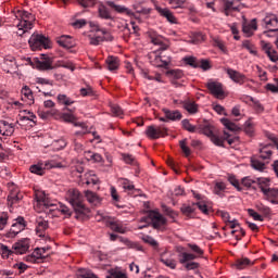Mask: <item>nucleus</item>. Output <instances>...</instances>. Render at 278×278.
<instances>
[{
    "mask_svg": "<svg viewBox=\"0 0 278 278\" xmlns=\"http://www.w3.org/2000/svg\"><path fill=\"white\" fill-rule=\"evenodd\" d=\"M66 201L72 205L77 220H79V217L84 216V214L90 213V208L86 207L84 204V197L79 190L70 189L66 193Z\"/></svg>",
    "mask_w": 278,
    "mask_h": 278,
    "instance_id": "1",
    "label": "nucleus"
},
{
    "mask_svg": "<svg viewBox=\"0 0 278 278\" xmlns=\"http://www.w3.org/2000/svg\"><path fill=\"white\" fill-rule=\"evenodd\" d=\"M29 251V239L24 238L12 245V250L5 244H0V252L2 257H10V255H25Z\"/></svg>",
    "mask_w": 278,
    "mask_h": 278,
    "instance_id": "2",
    "label": "nucleus"
},
{
    "mask_svg": "<svg viewBox=\"0 0 278 278\" xmlns=\"http://www.w3.org/2000/svg\"><path fill=\"white\" fill-rule=\"evenodd\" d=\"M31 51H38V49H51V40L45 35L33 34L28 40Z\"/></svg>",
    "mask_w": 278,
    "mask_h": 278,
    "instance_id": "3",
    "label": "nucleus"
},
{
    "mask_svg": "<svg viewBox=\"0 0 278 278\" xmlns=\"http://www.w3.org/2000/svg\"><path fill=\"white\" fill-rule=\"evenodd\" d=\"M96 218L98 223H104L106 227H110V229L116 233H125L127 231L121 224H118V222H114L112 217H108L100 212H98Z\"/></svg>",
    "mask_w": 278,
    "mask_h": 278,
    "instance_id": "4",
    "label": "nucleus"
},
{
    "mask_svg": "<svg viewBox=\"0 0 278 278\" xmlns=\"http://www.w3.org/2000/svg\"><path fill=\"white\" fill-rule=\"evenodd\" d=\"M25 227H27V224L25 223V217L18 216L15 219V223L12 224V227L9 232H7L8 238H16L21 231H25Z\"/></svg>",
    "mask_w": 278,
    "mask_h": 278,
    "instance_id": "5",
    "label": "nucleus"
},
{
    "mask_svg": "<svg viewBox=\"0 0 278 278\" xmlns=\"http://www.w3.org/2000/svg\"><path fill=\"white\" fill-rule=\"evenodd\" d=\"M35 66L38 71H53V59L41 54V61L38 58L35 59Z\"/></svg>",
    "mask_w": 278,
    "mask_h": 278,
    "instance_id": "6",
    "label": "nucleus"
},
{
    "mask_svg": "<svg viewBox=\"0 0 278 278\" xmlns=\"http://www.w3.org/2000/svg\"><path fill=\"white\" fill-rule=\"evenodd\" d=\"M168 129L166 127H157L155 128V126L151 125L148 126L147 130H146V136H148L150 138V140H157V138L167 136Z\"/></svg>",
    "mask_w": 278,
    "mask_h": 278,
    "instance_id": "7",
    "label": "nucleus"
},
{
    "mask_svg": "<svg viewBox=\"0 0 278 278\" xmlns=\"http://www.w3.org/2000/svg\"><path fill=\"white\" fill-rule=\"evenodd\" d=\"M206 88L213 97H216V99H225V90H223V85L220 83L211 80L206 84Z\"/></svg>",
    "mask_w": 278,
    "mask_h": 278,
    "instance_id": "8",
    "label": "nucleus"
},
{
    "mask_svg": "<svg viewBox=\"0 0 278 278\" xmlns=\"http://www.w3.org/2000/svg\"><path fill=\"white\" fill-rule=\"evenodd\" d=\"M117 238H119V241L123 242V244H125L127 247V249H134L135 251H142V252L144 251L142 245H140V243H138V242H134L124 237H118V235H114V233L110 235V240L112 242H116Z\"/></svg>",
    "mask_w": 278,
    "mask_h": 278,
    "instance_id": "9",
    "label": "nucleus"
},
{
    "mask_svg": "<svg viewBox=\"0 0 278 278\" xmlns=\"http://www.w3.org/2000/svg\"><path fill=\"white\" fill-rule=\"evenodd\" d=\"M148 218L151 220L153 229H160L162 225H166V218L159 212L149 211Z\"/></svg>",
    "mask_w": 278,
    "mask_h": 278,
    "instance_id": "10",
    "label": "nucleus"
},
{
    "mask_svg": "<svg viewBox=\"0 0 278 278\" xmlns=\"http://www.w3.org/2000/svg\"><path fill=\"white\" fill-rule=\"evenodd\" d=\"M227 75L229 76V78L235 81V84H239L240 86H242V84H244L247 76L236 70L232 68H227L226 70Z\"/></svg>",
    "mask_w": 278,
    "mask_h": 278,
    "instance_id": "11",
    "label": "nucleus"
},
{
    "mask_svg": "<svg viewBox=\"0 0 278 278\" xmlns=\"http://www.w3.org/2000/svg\"><path fill=\"white\" fill-rule=\"evenodd\" d=\"M56 42L63 49H73L75 47V42H73V37L68 35H62L61 37L56 38Z\"/></svg>",
    "mask_w": 278,
    "mask_h": 278,
    "instance_id": "12",
    "label": "nucleus"
},
{
    "mask_svg": "<svg viewBox=\"0 0 278 278\" xmlns=\"http://www.w3.org/2000/svg\"><path fill=\"white\" fill-rule=\"evenodd\" d=\"M98 16L99 18H103L104 21H114V16H112V12L110 9L103 4L98 7Z\"/></svg>",
    "mask_w": 278,
    "mask_h": 278,
    "instance_id": "13",
    "label": "nucleus"
},
{
    "mask_svg": "<svg viewBox=\"0 0 278 278\" xmlns=\"http://www.w3.org/2000/svg\"><path fill=\"white\" fill-rule=\"evenodd\" d=\"M106 4L109 5V8H114L115 12H118V14H127V16L134 15V12H131V10L123 5L116 4L114 3V1H106Z\"/></svg>",
    "mask_w": 278,
    "mask_h": 278,
    "instance_id": "14",
    "label": "nucleus"
},
{
    "mask_svg": "<svg viewBox=\"0 0 278 278\" xmlns=\"http://www.w3.org/2000/svg\"><path fill=\"white\" fill-rule=\"evenodd\" d=\"M162 112L165 114V118H167V121H181V118H184L181 112L177 110L170 111L168 109H163Z\"/></svg>",
    "mask_w": 278,
    "mask_h": 278,
    "instance_id": "15",
    "label": "nucleus"
},
{
    "mask_svg": "<svg viewBox=\"0 0 278 278\" xmlns=\"http://www.w3.org/2000/svg\"><path fill=\"white\" fill-rule=\"evenodd\" d=\"M156 11L161 16H164V18H167L168 23L175 24L177 23V18H175V15H173V12L168 9H162V7H156Z\"/></svg>",
    "mask_w": 278,
    "mask_h": 278,
    "instance_id": "16",
    "label": "nucleus"
},
{
    "mask_svg": "<svg viewBox=\"0 0 278 278\" xmlns=\"http://www.w3.org/2000/svg\"><path fill=\"white\" fill-rule=\"evenodd\" d=\"M49 229V222L45 220L42 217H39L37 219V228L36 232L39 233V238H45V235H42L43 231H47Z\"/></svg>",
    "mask_w": 278,
    "mask_h": 278,
    "instance_id": "17",
    "label": "nucleus"
},
{
    "mask_svg": "<svg viewBox=\"0 0 278 278\" xmlns=\"http://www.w3.org/2000/svg\"><path fill=\"white\" fill-rule=\"evenodd\" d=\"M105 62L109 71H118V66H121V61L118 60V56L110 55L108 56Z\"/></svg>",
    "mask_w": 278,
    "mask_h": 278,
    "instance_id": "18",
    "label": "nucleus"
},
{
    "mask_svg": "<svg viewBox=\"0 0 278 278\" xmlns=\"http://www.w3.org/2000/svg\"><path fill=\"white\" fill-rule=\"evenodd\" d=\"M85 197L87 199V201L89 203H91V205H101V198H99V195H97V193L90 191V190H87L85 191Z\"/></svg>",
    "mask_w": 278,
    "mask_h": 278,
    "instance_id": "19",
    "label": "nucleus"
},
{
    "mask_svg": "<svg viewBox=\"0 0 278 278\" xmlns=\"http://www.w3.org/2000/svg\"><path fill=\"white\" fill-rule=\"evenodd\" d=\"M220 123L224 125V127H226V129H228L229 131H242V128L238 125H236V123L229 121V118H225L223 117L220 119Z\"/></svg>",
    "mask_w": 278,
    "mask_h": 278,
    "instance_id": "20",
    "label": "nucleus"
},
{
    "mask_svg": "<svg viewBox=\"0 0 278 278\" xmlns=\"http://www.w3.org/2000/svg\"><path fill=\"white\" fill-rule=\"evenodd\" d=\"M18 27V36H23V34H25L28 29H31L33 24L31 22L27 21V20H21L20 23L17 24Z\"/></svg>",
    "mask_w": 278,
    "mask_h": 278,
    "instance_id": "21",
    "label": "nucleus"
},
{
    "mask_svg": "<svg viewBox=\"0 0 278 278\" xmlns=\"http://www.w3.org/2000/svg\"><path fill=\"white\" fill-rule=\"evenodd\" d=\"M197 131L198 134H203L204 136H207V138H211V136L214 135V126L210 124H204L201 125Z\"/></svg>",
    "mask_w": 278,
    "mask_h": 278,
    "instance_id": "22",
    "label": "nucleus"
},
{
    "mask_svg": "<svg viewBox=\"0 0 278 278\" xmlns=\"http://www.w3.org/2000/svg\"><path fill=\"white\" fill-rule=\"evenodd\" d=\"M182 108L188 111L189 114H197V112H199V105L188 100L182 102Z\"/></svg>",
    "mask_w": 278,
    "mask_h": 278,
    "instance_id": "23",
    "label": "nucleus"
},
{
    "mask_svg": "<svg viewBox=\"0 0 278 278\" xmlns=\"http://www.w3.org/2000/svg\"><path fill=\"white\" fill-rule=\"evenodd\" d=\"M236 268H238V270H244V268L249 267V266H253V262H251V260L244 257V258H239L236 261L235 263Z\"/></svg>",
    "mask_w": 278,
    "mask_h": 278,
    "instance_id": "24",
    "label": "nucleus"
},
{
    "mask_svg": "<svg viewBox=\"0 0 278 278\" xmlns=\"http://www.w3.org/2000/svg\"><path fill=\"white\" fill-rule=\"evenodd\" d=\"M261 191L263 192V194L266 197L267 200L270 199H277L278 197V190L277 189H266L264 188V186H261Z\"/></svg>",
    "mask_w": 278,
    "mask_h": 278,
    "instance_id": "25",
    "label": "nucleus"
},
{
    "mask_svg": "<svg viewBox=\"0 0 278 278\" xmlns=\"http://www.w3.org/2000/svg\"><path fill=\"white\" fill-rule=\"evenodd\" d=\"M178 257H179L180 264H186L187 262H192L193 260H197V257L199 256L192 253L182 252L178 255Z\"/></svg>",
    "mask_w": 278,
    "mask_h": 278,
    "instance_id": "26",
    "label": "nucleus"
},
{
    "mask_svg": "<svg viewBox=\"0 0 278 278\" xmlns=\"http://www.w3.org/2000/svg\"><path fill=\"white\" fill-rule=\"evenodd\" d=\"M36 201L37 203H43L46 207H51V204L49 203V200H47V194L45 191H39L36 193Z\"/></svg>",
    "mask_w": 278,
    "mask_h": 278,
    "instance_id": "27",
    "label": "nucleus"
},
{
    "mask_svg": "<svg viewBox=\"0 0 278 278\" xmlns=\"http://www.w3.org/2000/svg\"><path fill=\"white\" fill-rule=\"evenodd\" d=\"M170 79H181L184 77V71L181 70H169L165 73Z\"/></svg>",
    "mask_w": 278,
    "mask_h": 278,
    "instance_id": "28",
    "label": "nucleus"
},
{
    "mask_svg": "<svg viewBox=\"0 0 278 278\" xmlns=\"http://www.w3.org/2000/svg\"><path fill=\"white\" fill-rule=\"evenodd\" d=\"M181 125L186 131H189V134H195V131H198L197 126L190 124V119H182Z\"/></svg>",
    "mask_w": 278,
    "mask_h": 278,
    "instance_id": "29",
    "label": "nucleus"
},
{
    "mask_svg": "<svg viewBox=\"0 0 278 278\" xmlns=\"http://www.w3.org/2000/svg\"><path fill=\"white\" fill-rule=\"evenodd\" d=\"M63 121H65V123H74L75 127H84V124L75 123V121H77V117H75V115L71 113H64Z\"/></svg>",
    "mask_w": 278,
    "mask_h": 278,
    "instance_id": "30",
    "label": "nucleus"
},
{
    "mask_svg": "<svg viewBox=\"0 0 278 278\" xmlns=\"http://www.w3.org/2000/svg\"><path fill=\"white\" fill-rule=\"evenodd\" d=\"M160 262L167 266V268H170L172 270H175L177 268V262L173 258H164V256H161Z\"/></svg>",
    "mask_w": 278,
    "mask_h": 278,
    "instance_id": "31",
    "label": "nucleus"
},
{
    "mask_svg": "<svg viewBox=\"0 0 278 278\" xmlns=\"http://www.w3.org/2000/svg\"><path fill=\"white\" fill-rule=\"evenodd\" d=\"M243 49H247L252 55H257V50H255V46L251 43L250 40L242 41Z\"/></svg>",
    "mask_w": 278,
    "mask_h": 278,
    "instance_id": "32",
    "label": "nucleus"
},
{
    "mask_svg": "<svg viewBox=\"0 0 278 278\" xmlns=\"http://www.w3.org/2000/svg\"><path fill=\"white\" fill-rule=\"evenodd\" d=\"M251 166L252 168H254V170H260V173H263V170H266V164L257 160H251Z\"/></svg>",
    "mask_w": 278,
    "mask_h": 278,
    "instance_id": "33",
    "label": "nucleus"
},
{
    "mask_svg": "<svg viewBox=\"0 0 278 278\" xmlns=\"http://www.w3.org/2000/svg\"><path fill=\"white\" fill-rule=\"evenodd\" d=\"M141 240L146 243V244H150V247H152L153 249H157V247H160V243H157L153 237L146 235L141 238Z\"/></svg>",
    "mask_w": 278,
    "mask_h": 278,
    "instance_id": "34",
    "label": "nucleus"
},
{
    "mask_svg": "<svg viewBox=\"0 0 278 278\" xmlns=\"http://www.w3.org/2000/svg\"><path fill=\"white\" fill-rule=\"evenodd\" d=\"M187 247H189L191 249L192 253H194L197 255V257H203L204 252H203V249H201V247H199L194 243H188Z\"/></svg>",
    "mask_w": 278,
    "mask_h": 278,
    "instance_id": "35",
    "label": "nucleus"
},
{
    "mask_svg": "<svg viewBox=\"0 0 278 278\" xmlns=\"http://www.w3.org/2000/svg\"><path fill=\"white\" fill-rule=\"evenodd\" d=\"M106 278H127V275L116 269H110L108 271Z\"/></svg>",
    "mask_w": 278,
    "mask_h": 278,
    "instance_id": "36",
    "label": "nucleus"
},
{
    "mask_svg": "<svg viewBox=\"0 0 278 278\" xmlns=\"http://www.w3.org/2000/svg\"><path fill=\"white\" fill-rule=\"evenodd\" d=\"M187 142H188V139H182L179 141V146H180L181 151L185 153L186 157H189V155L192 152L190 151V148L188 146H186Z\"/></svg>",
    "mask_w": 278,
    "mask_h": 278,
    "instance_id": "37",
    "label": "nucleus"
},
{
    "mask_svg": "<svg viewBox=\"0 0 278 278\" xmlns=\"http://www.w3.org/2000/svg\"><path fill=\"white\" fill-rule=\"evenodd\" d=\"M29 170L34 175H40V176L45 175V168H42V165H40V164L31 165Z\"/></svg>",
    "mask_w": 278,
    "mask_h": 278,
    "instance_id": "38",
    "label": "nucleus"
},
{
    "mask_svg": "<svg viewBox=\"0 0 278 278\" xmlns=\"http://www.w3.org/2000/svg\"><path fill=\"white\" fill-rule=\"evenodd\" d=\"M164 214H166L167 216H169V218H177V213L175 211H173L170 207H168L166 204H162L161 205Z\"/></svg>",
    "mask_w": 278,
    "mask_h": 278,
    "instance_id": "39",
    "label": "nucleus"
},
{
    "mask_svg": "<svg viewBox=\"0 0 278 278\" xmlns=\"http://www.w3.org/2000/svg\"><path fill=\"white\" fill-rule=\"evenodd\" d=\"M194 205L190 206V205H186L182 204L180 207V212L185 215V216H190V214H194Z\"/></svg>",
    "mask_w": 278,
    "mask_h": 278,
    "instance_id": "40",
    "label": "nucleus"
},
{
    "mask_svg": "<svg viewBox=\"0 0 278 278\" xmlns=\"http://www.w3.org/2000/svg\"><path fill=\"white\" fill-rule=\"evenodd\" d=\"M81 97H94L96 92L89 85L86 88L80 89Z\"/></svg>",
    "mask_w": 278,
    "mask_h": 278,
    "instance_id": "41",
    "label": "nucleus"
},
{
    "mask_svg": "<svg viewBox=\"0 0 278 278\" xmlns=\"http://www.w3.org/2000/svg\"><path fill=\"white\" fill-rule=\"evenodd\" d=\"M192 205H197L202 214H205L206 216L210 214V208H207V204H205V202H195L192 203Z\"/></svg>",
    "mask_w": 278,
    "mask_h": 278,
    "instance_id": "42",
    "label": "nucleus"
},
{
    "mask_svg": "<svg viewBox=\"0 0 278 278\" xmlns=\"http://www.w3.org/2000/svg\"><path fill=\"white\" fill-rule=\"evenodd\" d=\"M228 181L238 192H242V187H240V181L236 179V176H229Z\"/></svg>",
    "mask_w": 278,
    "mask_h": 278,
    "instance_id": "43",
    "label": "nucleus"
},
{
    "mask_svg": "<svg viewBox=\"0 0 278 278\" xmlns=\"http://www.w3.org/2000/svg\"><path fill=\"white\" fill-rule=\"evenodd\" d=\"M210 140L215 144L216 147H225V140L216 135H213L210 137Z\"/></svg>",
    "mask_w": 278,
    "mask_h": 278,
    "instance_id": "44",
    "label": "nucleus"
},
{
    "mask_svg": "<svg viewBox=\"0 0 278 278\" xmlns=\"http://www.w3.org/2000/svg\"><path fill=\"white\" fill-rule=\"evenodd\" d=\"M203 40H205V36L202 33H195L190 42L191 45H199V42H203Z\"/></svg>",
    "mask_w": 278,
    "mask_h": 278,
    "instance_id": "45",
    "label": "nucleus"
},
{
    "mask_svg": "<svg viewBox=\"0 0 278 278\" xmlns=\"http://www.w3.org/2000/svg\"><path fill=\"white\" fill-rule=\"evenodd\" d=\"M268 147H270V144H266L260 150V153H265L260 155L261 160H270V155H273V151L270 150L264 151V149H268Z\"/></svg>",
    "mask_w": 278,
    "mask_h": 278,
    "instance_id": "46",
    "label": "nucleus"
},
{
    "mask_svg": "<svg viewBox=\"0 0 278 278\" xmlns=\"http://www.w3.org/2000/svg\"><path fill=\"white\" fill-rule=\"evenodd\" d=\"M184 60H185L186 64H188L192 68H199V63H197V58L186 56Z\"/></svg>",
    "mask_w": 278,
    "mask_h": 278,
    "instance_id": "47",
    "label": "nucleus"
},
{
    "mask_svg": "<svg viewBox=\"0 0 278 278\" xmlns=\"http://www.w3.org/2000/svg\"><path fill=\"white\" fill-rule=\"evenodd\" d=\"M22 21H28V23H31V21H34V16L31 13L27 12V11H17Z\"/></svg>",
    "mask_w": 278,
    "mask_h": 278,
    "instance_id": "48",
    "label": "nucleus"
},
{
    "mask_svg": "<svg viewBox=\"0 0 278 278\" xmlns=\"http://www.w3.org/2000/svg\"><path fill=\"white\" fill-rule=\"evenodd\" d=\"M248 214L254 220H258L260 223H262L264 220V217H262V215H260V213L255 212V210H253V208H248Z\"/></svg>",
    "mask_w": 278,
    "mask_h": 278,
    "instance_id": "49",
    "label": "nucleus"
},
{
    "mask_svg": "<svg viewBox=\"0 0 278 278\" xmlns=\"http://www.w3.org/2000/svg\"><path fill=\"white\" fill-rule=\"evenodd\" d=\"M217 216H220L224 223H231V216L227 211H217Z\"/></svg>",
    "mask_w": 278,
    "mask_h": 278,
    "instance_id": "50",
    "label": "nucleus"
},
{
    "mask_svg": "<svg viewBox=\"0 0 278 278\" xmlns=\"http://www.w3.org/2000/svg\"><path fill=\"white\" fill-rule=\"evenodd\" d=\"M199 68H202V71H210V68H212V64L210 63V60L207 59L200 60Z\"/></svg>",
    "mask_w": 278,
    "mask_h": 278,
    "instance_id": "51",
    "label": "nucleus"
},
{
    "mask_svg": "<svg viewBox=\"0 0 278 278\" xmlns=\"http://www.w3.org/2000/svg\"><path fill=\"white\" fill-rule=\"evenodd\" d=\"M168 3L174 8V10H177V8H184L186 0H168Z\"/></svg>",
    "mask_w": 278,
    "mask_h": 278,
    "instance_id": "52",
    "label": "nucleus"
},
{
    "mask_svg": "<svg viewBox=\"0 0 278 278\" xmlns=\"http://www.w3.org/2000/svg\"><path fill=\"white\" fill-rule=\"evenodd\" d=\"M241 184L245 188H251V186H253V184H257V180L251 179V177H244V178H242Z\"/></svg>",
    "mask_w": 278,
    "mask_h": 278,
    "instance_id": "53",
    "label": "nucleus"
},
{
    "mask_svg": "<svg viewBox=\"0 0 278 278\" xmlns=\"http://www.w3.org/2000/svg\"><path fill=\"white\" fill-rule=\"evenodd\" d=\"M111 111H112L113 116H122L123 115V109L117 104L111 105Z\"/></svg>",
    "mask_w": 278,
    "mask_h": 278,
    "instance_id": "54",
    "label": "nucleus"
},
{
    "mask_svg": "<svg viewBox=\"0 0 278 278\" xmlns=\"http://www.w3.org/2000/svg\"><path fill=\"white\" fill-rule=\"evenodd\" d=\"M58 101L60 102V103H63L64 105H73V101H71L67 97H66V94H59L58 96Z\"/></svg>",
    "mask_w": 278,
    "mask_h": 278,
    "instance_id": "55",
    "label": "nucleus"
},
{
    "mask_svg": "<svg viewBox=\"0 0 278 278\" xmlns=\"http://www.w3.org/2000/svg\"><path fill=\"white\" fill-rule=\"evenodd\" d=\"M2 136H12L14 134V126L13 124H10L9 126H5L2 128Z\"/></svg>",
    "mask_w": 278,
    "mask_h": 278,
    "instance_id": "56",
    "label": "nucleus"
},
{
    "mask_svg": "<svg viewBox=\"0 0 278 278\" xmlns=\"http://www.w3.org/2000/svg\"><path fill=\"white\" fill-rule=\"evenodd\" d=\"M122 156L126 164H136V157H134V155L123 153Z\"/></svg>",
    "mask_w": 278,
    "mask_h": 278,
    "instance_id": "57",
    "label": "nucleus"
},
{
    "mask_svg": "<svg viewBox=\"0 0 278 278\" xmlns=\"http://www.w3.org/2000/svg\"><path fill=\"white\" fill-rule=\"evenodd\" d=\"M22 92L25 97H27V99H29V101H34V92L31 91V89L27 86H25L22 89Z\"/></svg>",
    "mask_w": 278,
    "mask_h": 278,
    "instance_id": "58",
    "label": "nucleus"
},
{
    "mask_svg": "<svg viewBox=\"0 0 278 278\" xmlns=\"http://www.w3.org/2000/svg\"><path fill=\"white\" fill-rule=\"evenodd\" d=\"M78 3L83 8H92L97 3V0H78Z\"/></svg>",
    "mask_w": 278,
    "mask_h": 278,
    "instance_id": "59",
    "label": "nucleus"
},
{
    "mask_svg": "<svg viewBox=\"0 0 278 278\" xmlns=\"http://www.w3.org/2000/svg\"><path fill=\"white\" fill-rule=\"evenodd\" d=\"M276 85L274 84H267L266 90H269V92L277 93L278 92V78H275Z\"/></svg>",
    "mask_w": 278,
    "mask_h": 278,
    "instance_id": "60",
    "label": "nucleus"
},
{
    "mask_svg": "<svg viewBox=\"0 0 278 278\" xmlns=\"http://www.w3.org/2000/svg\"><path fill=\"white\" fill-rule=\"evenodd\" d=\"M7 225H8V214L3 213L2 215H0V230H3Z\"/></svg>",
    "mask_w": 278,
    "mask_h": 278,
    "instance_id": "61",
    "label": "nucleus"
},
{
    "mask_svg": "<svg viewBox=\"0 0 278 278\" xmlns=\"http://www.w3.org/2000/svg\"><path fill=\"white\" fill-rule=\"evenodd\" d=\"M261 45H262V49H263V51H265L266 55H270V52H271L270 49H273L270 43L262 40Z\"/></svg>",
    "mask_w": 278,
    "mask_h": 278,
    "instance_id": "62",
    "label": "nucleus"
},
{
    "mask_svg": "<svg viewBox=\"0 0 278 278\" xmlns=\"http://www.w3.org/2000/svg\"><path fill=\"white\" fill-rule=\"evenodd\" d=\"M244 132L248 135V136H253V126L251 125V122L250 121H247L244 123Z\"/></svg>",
    "mask_w": 278,
    "mask_h": 278,
    "instance_id": "63",
    "label": "nucleus"
},
{
    "mask_svg": "<svg viewBox=\"0 0 278 278\" xmlns=\"http://www.w3.org/2000/svg\"><path fill=\"white\" fill-rule=\"evenodd\" d=\"M9 205H14V203H18L21 201V198L18 194H10L8 195Z\"/></svg>",
    "mask_w": 278,
    "mask_h": 278,
    "instance_id": "64",
    "label": "nucleus"
}]
</instances>
